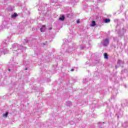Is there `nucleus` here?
Returning a JSON list of instances; mask_svg holds the SVG:
<instances>
[{
    "mask_svg": "<svg viewBox=\"0 0 128 128\" xmlns=\"http://www.w3.org/2000/svg\"><path fill=\"white\" fill-rule=\"evenodd\" d=\"M100 124H102V122H99L98 123V126H100Z\"/></svg>",
    "mask_w": 128,
    "mask_h": 128,
    "instance_id": "obj_22",
    "label": "nucleus"
},
{
    "mask_svg": "<svg viewBox=\"0 0 128 128\" xmlns=\"http://www.w3.org/2000/svg\"><path fill=\"white\" fill-rule=\"evenodd\" d=\"M122 60H118V66H120V64H122Z\"/></svg>",
    "mask_w": 128,
    "mask_h": 128,
    "instance_id": "obj_15",
    "label": "nucleus"
},
{
    "mask_svg": "<svg viewBox=\"0 0 128 128\" xmlns=\"http://www.w3.org/2000/svg\"><path fill=\"white\" fill-rule=\"evenodd\" d=\"M64 18H65L64 16L62 15V16H60L59 18V20H61L62 22H64Z\"/></svg>",
    "mask_w": 128,
    "mask_h": 128,
    "instance_id": "obj_7",
    "label": "nucleus"
},
{
    "mask_svg": "<svg viewBox=\"0 0 128 128\" xmlns=\"http://www.w3.org/2000/svg\"><path fill=\"white\" fill-rule=\"evenodd\" d=\"M66 42H64L63 44L62 45V48H64V49L66 50V52H68V54H70V52H73V50H76V44H70V43L69 46L68 45V40H64Z\"/></svg>",
    "mask_w": 128,
    "mask_h": 128,
    "instance_id": "obj_1",
    "label": "nucleus"
},
{
    "mask_svg": "<svg viewBox=\"0 0 128 128\" xmlns=\"http://www.w3.org/2000/svg\"><path fill=\"white\" fill-rule=\"evenodd\" d=\"M76 22H77V24H80V20H78L76 21Z\"/></svg>",
    "mask_w": 128,
    "mask_h": 128,
    "instance_id": "obj_20",
    "label": "nucleus"
},
{
    "mask_svg": "<svg viewBox=\"0 0 128 128\" xmlns=\"http://www.w3.org/2000/svg\"><path fill=\"white\" fill-rule=\"evenodd\" d=\"M8 112H6L4 114H3V118H8Z\"/></svg>",
    "mask_w": 128,
    "mask_h": 128,
    "instance_id": "obj_12",
    "label": "nucleus"
},
{
    "mask_svg": "<svg viewBox=\"0 0 128 128\" xmlns=\"http://www.w3.org/2000/svg\"><path fill=\"white\" fill-rule=\"evenodd\" d=\"M80 50H84V48H86V46H81L80 47Z\"/></svg>",
    "mask_w": 128,
    "mask_h": 128,
    "instance_id": "obj_16",
    "label": "nucleus"
},
{
    "mask_svg": "<svg viewBox=\"0 0 128 128\" xmlns=\"http://www.w3.org/2000/svg\"><path fill=\"white\" fill-rule=\"evenodd\" d=\"M12 26V22L6 21L4 22L2 24L0 25V32L2 31V30H4V28H9Z\"/></svg>",
    "mask_w": 128,
    "mask_h": 128,
    "instance_id": "obj_4",
    "label": "nucleus"
},
{
    "mask_svg": "<svg viewBox=\"0 0 128 128\" xmlns=\"http://www.w3.org/2000/svg\"><path fill=\"white\" fill-rule=\"evenodd\" d=\"M42 46H46L48 44V42H46L45 43L42 44Z\"/></svg>",
    "mask_w": 128,
    "mask_h": 128,
    "instance_id": "obj_17",
    "label": "nucleus"
},
{
    "mask_svg": "<svg viewBox=\"0 0 128 128\" xmlns=\"http://www.w3.org/2000/svg\"><path fill=\"white\" fill-rule=\"evenodd\" d=\"M8 71H9V72H10V69H8Z\"/></svg>",
    "mask_w": 128,
    "mask_h": 128,
    "instance_id": "obj_26",
    "label": "nucleus"
},
{
    "mask_svg": "<svg viewBox=\"0 0 128 128\" xmlns=\"http://www.w3.org/2000/svg\"><path fill=\"white\" fill-rule=\"evenodd\" d=\"M2 46H3V50L2 49H0L1 54H8V50L6 49V46H8V40H4L2 42Z\"/></svg>",
    "mask_w": 128,
    "mask_h": 128,
    "instance_id": "obj_3",
    "label": "nucleus"
},
{
    "mask_svg": "<svg viewBox=\"0 0 128 128\" xmlns=\"http://www.w3.org/2000/svg\"><path fill=\"white\" fill-rule=\"evenodd\" d=\"M66 106H72V102L70 101H68L66 102Z\"/></svg>",
    "mask_w": 128,
    "mask_h": 128,
    "instance_id": "obj_11",
    "label": "nucleus"
},
{
    "mask_svg": "<svg viewBox=\"0 0 128 128\" xmlns=\"http://www.w3.org/2000/svg\"><path fill=\"white\" fill-rule=\"evenodd\" d=\"M104 56L105 60H108V53H104Z\"/></svg>",
    "mask_w": 128,
    "mask_h": 128,
    "instance_id": "obj_9",
    "label": "nucleus"
},
{
    "mask_svg": "<svg viewBox=\"0 0 128 128\" xmlns=\"http://www.w3.org/2000/svg\"><path fill=\"white\" fill-rule=\"evenodd\" d=\"M110 44V39L108 38H106L103 40L102 45L104 46H108V45Z\"/></svg>",
    "mask_w": 128,
    "mask_h": 128,
    "instance_id": "obj_5",
    "label": "nucleus"
},
{
    "mask_svg": "<svg viewBox=\"0 0 128 128\" xmlns=\"http://www.w3.org/2000/svg\"><path fill=\"white\" fill-rule=\"evenodd\" d=\"M18 16V14L16 13H14L12 15V18H16Z\"/></svg>",
    "mask_w": 128,
    "mask_h": 128,
    "instance_id": "obj_14",
    "label": "nucleus"
},
{
    "mask_svg": "<svg viewBox=\"0 0 128 128\" xmlns=\"http://www.w3.org/2000/svg\"><path fill=\"white\" fill-rule=\"evenodd\" d=\"M74 69H72L71 70V72H74Z\"/></svg>",
    "mask_w": 128,
    "mask_h": 128,
    "instance_id": "obj_24",
    "label": "nucleus"
},
{
    "mask_svg": "<svg viewBox=\"0 0 128 128\" xmlns=\"http://www.w3.org/2000/svg\"><path fill=\"white\" fill-rule=\"evenodd\" d=\"M102 124H104V122H102Z\"/></svg>",
    "mask_w": 128,
    "mask_h": 128,
    "instance_id": "obj_27",
    "label": "nucleus"
},
{
    "mask_svg": "<svg viewBox=\"0 0 128 128\" xmlns=\"http://www.w3.org/2000/svg\"><path fill=\"white\" fill-rule=\"evenodd\" d=\"M94 104H92L90 106V107L92 108V106H94V108H96Z\"/></svg>",
    "mask_w": 128,
    "mask_h": 128,
    "instance_id": "obj_18",
    "label": "nucleus"
},
{
    "mask_svg": "<svg viewBox=\"0 0 128 128\" xmlns=\"http://www.w3.org/2000/svg\"><path fill=\"white\" fill-rule=\"evenodd\" d=\"M86 79H85L84 80L83 82H86Z\"/></svg>",
    "mask_w": 128,
    "mask_h": 128,
    "instance_id": "obj_21",
    "label": "nucleus"
},
{
    "mask_svg": "<svg viewBox=\"0 0 128 128\" xmlns=\"http://www.w3.org/2000/svg\"><path fill=\"white\" fill-rule=\"evenodd\" d=\"M46 30V26H43L42 27L40 28V31L41 32H45Z\"/></svg>",
    "mask_w": 128,
    "mask_h": 128,
    "instance_id": "obj_8",
    "label": "nucleus"
},
{
    "mask_svg": "<svg viewBox=\"0 0 128 128\" xmlns=\"http://www.w3.org/2000/svg\"><path fill=\"white\" fill-rule=\"evenodd\" d=\"M49 30H52V28H49Z\"/></svg>",
    "mask_w": 128,
    "mask_h": 128,
    "instance_id": "obj_23",
    "label": "nucleus"
},
{
    "mask_svg": "<svg viewBox=\"0 0 128 128\" xmlns=\"http://www.w3.org/2000/svg\"><path fill=\"white\" fill-rule=\"evenodd\" d=\"M25 70H28V68H26Z\"/></svg>",
    "mask_w": 128,
    "mask_h": 128,
    "instance_id": "obj_25",
    "label": "nucleus"
},
{
    "mask_svg": "<svg viewBox=\"0 0 128 128\" xmlns=\"http://www.w3.org/2000/svg\"><path fill=\"white\" fill-rule=\"evenodd\" d=\"M78 2V0H70V3L72 4H76V2Z\"/></svg>",
    "mask_w": 128,
    "mask_h": 128,
    "instance_id": "obj_6",
    "label": "nucleus"
},
{
    "mask_svg": "<svg viewBox=\"0 0 128 128\" xmlns=\"http://www.w3.org/2000/svg\"><path fill=\"white\" fill-rule=\"evenodd\" d=\"M25 42L26 44H28V40H25Z\"/></svg>",
    "mask_w": 128,
    "mask_h": 128,
    "instance_id": "obj_19",
    "label": "nucleus"
},
{
    "mask_svg": "<svg viewBox=\"0 0 128 128\" xmlns=\"http://www.w3.org/2000/svg\"><path fill=\"white\" fill-rule=\"evenodd\" d=\"M10 50L13 52L14 54L18 56V54H20V52H24V50H26V48H24V46H22L15 43L12 45V48H10Z\"/></svg>",
    "mask_w": 128,
    "mask_h": 128,
    "instance_id": "obj_2",
    "label": "nucleus"
},
{
    "mask_svg": "<svg viewBox=\"0 0 128 128\" xmlns=\"http://www.w3.org/2000/svg\"><path fill=\"white\" fill-rule=\"evenodd\" d=\"M104 22L106 24H108V22H110V18H106L104 20Z\"/></svg>",
    "mask_w": 128,
    "mask_h": 128,
    "instance_id": "obj_10",
    "label": "nucleus"
},
{
    "mask_svg": "<svg viewBox=\"0 0 128 128\" xmlns=\"http://www.w3.org/2000/svg\"><path fill=\"white\" fill-rule=\"evenodd\" d=\"M96 21H94V20H92V24H91V26H96Z\"/></svg>",
    "mask_w": 128,
    "mask_h": 128,
    "instance_id": "obj_13",
    "label": "nucleus"
}]
</instances>
